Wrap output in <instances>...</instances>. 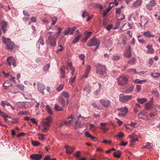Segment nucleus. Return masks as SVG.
<instances>
[{
    "label": "nucleus",
    "instance_id": "29",
    "mask_svg": "<svg viewBox=\"0 0 160 160\" xmlns=\"http://www.w3.org/2000/svg\"><path fill=\"white\" fill-rule=\"evenodd\" d=\"M54 109L55 110L58 111H61L63 110V108L62 107H60L57 104L55 105Z\"/></svg>",
    "mask_w": 160,
    "mask_h": 160
},
{
    "label": "nucleus",
    "instance_id": "33",
    "mask_svg": "<svg viewBox=\"0 0 160 160\" xmlns=\"http://www.w3.org/2000/svg\"><path fill=\"white\" fill-rule=\"evenodd\" d=\"M120 20L118 19L117 22L115 23V27L114 28V29H118V28L120 26L121 22L120 21Z\"/></svg>",
    "mask_w": 160,
    "mask_h": 160
},
{
    "label": "nucleus",
    "instance_id": "18",
    "mask_svg": "<svg viewBox=\"0 0 160 160\" xmlns=\"http://www.w3.org/2000/svg\"><path fill=\"white\" fill-rule=\"evenodd\" d=\"M65 67L64 66H62L60 68V71L61 73V78H63L65 77Z\"/></svg>",
    "mask_w": 160,
    "mask_h": 160
},
{
    "label": "nucleus",
    "instance_id": "14",
    "mask_svg": "<svg viewBox=\"0 0 160 160\" xmlns=\"http://www.w3.org/2000/svg\"><path fill=\"white\" fill-rule=\"evenodd\" d=\"M132 96L131 95H124L123 94H121L119 95V98L122 100H129L132 98Z\"/></svg>",
    "mask_w": 160,
    "mask_h": 160
},
{
    "label": "nucleus",
    "instance_id": "16",
    "mask_svg": "<svg viewBox=\"0 0 160 160\" xmlns=\"http://www.w3.org/2000/svg\"><path fill=\"white\" fill-rule=\"evenodd\" d=\"M129 137L132 139L131 142L132 143L135 141H137L138 139L135 133H133L132 135H130Z\"/></svg>",
    "mask_w": 160,
    "mask_h": 160
},
{
    "label": "nucleus",
    "instance_id": "12",
    "mask_svg": "<svg viewBox=\"0 0 160 160\" xmlns=\"http://www.w3.org/2000/svg\"><path fill=\"white\" fill-rule=\"evenodd\" d=\"M156 4L155 1L152 0L147 5V8L149 10H151L152 9V7L154 6Z\"/></svg>",
    "mask_w": 160,
    "mask_h": 160
},
{
    "label": "nucleus",
    "instance_id": "37",
    "mask_svg": "<svg viewBox=\"0 0 160 160\" xmlns=\"http://www.w3.org/2000/svg\"><path fill=\"white\" fill-rule=\"evenodd\" d=\"M151 74L152 77L155 78H157L160 76V73H159L152 72Z\"/></svg>",
    "mask_w": 160,
    "mask_h": 160
},
{
    "label": "nucleus",
    "instance_id": "41",
    "mask_svg": "<svg viewBox=\"0 0 160 160\" xmlns=\"http://www.w3.org/2000/svg\"><path fill=\"white\" fill-rule=\"evenodd\" d=\"M76 78V76H74L73 78H70L69 79V83L71 85H72V83L74 82V81L75 79Z\"/></svg>",
    "mask_w": 160,
    "mask_h": 160
},
{
    "label": "nucleus",
    "instance_id": "62",
    "mask_svg": "<svg viewBox=\"0 0 160 160\" xmlns=\"http://www.w3.org/2000/svg\"><path fill=\"white\" fill-rule=\"evenodd\" d=\"M79 58L83 61H84L85 59V56L83 54H82L81 55H79Z\"/></svg>",
    "mask_w": 160,
    "mask_h": 160
},
{
    "label": "nucleus",
    "instance_id": "49",
    "mask_svg": "<svg viewBox=\"0 0 160 160\" xmlns=\"http://www.w3.org/2000/svg\"><path fill=\"white\" fill-rule=\"evenodd\" d=\"M62 95L66 98H68L69 97L68 93L67 92H63L62 93Z\"/></svg>",
    "mask_w": 160,
    "mask_h": 160
},
{
    "label": "nucleus",
    "instance_id": "28",
    "mask_svg": "<svg viewBox=\"0 0 160 160\" xmlns=\"http://www.w3.org/2000/svg\"><path fill=\"white\" fill-rule=\"evenodd\" d=\"M117 110L124 112L125 114L127 113L128 112V109L126 107H123L120 108H117Z\"/></svg>",
    "mask_w": 160,
    "mask_h": 160
},
{
    "label": "nucleus",
    "instance_id": "55",
    "mask_svg": "<svg viewBox=\"0 0 160 160\" xmlns=\"http://www.w3.org/2000/svg\"><path fill=\"white\" fill-rule=\"evenodd\" d=\"M92 67L89 65H88L85 72L89 73V72L91 69Z\"/></svg>",
    "mask_w": 160,
    "mask_h": 160
},
{
    "label": "nucleus",
    "instance_id": "26",
    "mask_svg": "<svg viewBox=\"0 0 160 160\" xmlns=\"http://www.w3.org/2000/svg\"><path fill=\"white\" fill-rule=\"evenodd\" d=\"M38 42L42 46L44 45V42L43 37L42 36H41L39 37V38L38 41Z\"/></svg>",
    "mask_w": 160,
    "mask_h": 160
},
{
    "label": "nucleus",
    "instance_id": "23",
    "mask_svg": "<svg viewBox=\"0 0 160 160\" xmlns=\"http://www.w3.org/2000/svg\"><path fill=\"white\" fill-rule=\"evenodd\" d=\"M142 3L141 0H137L133 4V7H138L141 5Z\"/></svg>",
    "mask_w": 160,
    "mask_h": 160
},
{
    "label": "nucleus",
    "instance_id": "44",
    "mask_svg": "<svg viewBox=\"0 0 160 160\" xmlns=\"http://www.w3.org/2000/svg\"><path fill=\"white\" fill-rule=\"evenodd\" d=\"M50 67V65L49 64H48L46 65L43 68V70L44 71H47L48 70L49 68Z\"/></svg>",
    "mask_w": 160,
    "mask_h": 160
},
{
    "label": "nucleus",
    "instance_id": "24",
    "mask_svg": "<svg viewBox=\"0 0 160 160\" xmlns=\"http://www.w3.org/2000/svg\"><path fill=\"white\" fill-rule=\"evenodd\" d=\"M85 136L87 138H89L92 139V140L95 141L96 138V137L93 136L91 134L88 133V132H86L85 133Z\"/></svg>",
    "mask_w": 160,
    "mask_h": 160
},
{
    "label": "nucleus",
    "instance_id": "64",
    "mask_svg": "<svg viewBox=\"0 0 160 160\" xmlns=\"http://www.w3.org/2000/svg\"><path fill=\"white\" fill-rule=\"evenodd\" d=\"M23 13L24 15L27 17H29L30 16V15L28 14V12L26 11L25 10H24L23 11Z\"/></svg>",
    "mask_w": 160,
    "mask_h": 160
},
{
    "label": "nucleus",
    "instance_id": "13",
    "mask_svg": "<svg viewBox=\"0 0 160 160\" xmlns=\"http://www.w3.org/2000/svg\"><path fill=\"white\" fill-rule=\"evenodd\" d=\"M52 119L51 117H48L46 119V121L44 122V125L46 127H49Z\"/></svg>",
    "mask_w": 160,
    "mask_h": 160
},
{
    "label": "nucleus",
    "instance_id": "19",
    "mask_svg": "<svg viewBox=\"0 0 160 160\" xmlns=\"http://www.w3.org/2000/svg\"><path fill=\"white\" fill-rule=\"evenodd\" d=\"M148 49L147 52V53H153L154 52V50L152 48V46L151 45H148L146 47Z\"/></svg>",
    "mask_w": 160,
    "mask_h": 160
},
{
    "label": "nucleus",
    "instance_id": "17",
    "mask_svg": "<svg viewBox=\"0 0 160 160\" xmlns=\"http://www.w3.org/2000/svg\"><path fill=\"white\" fill-rule=\"evenodd\" d=\"M100 102L104 107H108L110 103L109 101H100Z\"/></svg>",
    "mask_w": 160,
    "mask_h": 160
},
{
    "label": "nucleus",
    "instance_id": "8",
    "mask_svg": "<svg viewBox=\"0 0 160 160\" xmlns=\"http://www.w3.org/2000/svg\"><path fill=\"white\" fill-rule=\"evenodd\" d=\"M8 22L4 21H2L0 23V25L2 28L3 32L5 33L7 30L6 29L8 27Z\"/></svg>",
    "mask_w": 160,
    "mask_h": 160
},
{
    "label": "nucleus",
    "instance_id": "2",
    "mask_svg": "<svg viewBox=\"0 0 160 160\" xmlns=\"http://www.w3.org/2000/svg\"><path fill=\"white\" fill-rule=\"evenodd\" d=\"M2 42L6 44V46L8 49L12 50L18 48L13 42H12L10 38H6L5 37H2Z\"/></svg>",
    "mask_w": 160,
    "mask_h": 160
},
{
    "label": "nucleus",
    "instance_id": "35",
    "mask_svg": "<svg viewBox=\"0 0 160 160\" xmlns=\"http://www.w3.org/2000/svg\"><path fill=\"white\" fill-rule=\"evenodd\" d=\"M0 115L2 117H3V118H5L6 121H7L8 120L7 119V118H11L10 117L8 116V115H6L5 113L3 112H2L0 113Z\"/></svg>",
    "mask_w": 160,
    "mask_h": 160
},
{
    "label": "nucleus",
    "instance_id": "60",
    "mask_svg": "<svg viewBox=\"0 0 160 160\" xmlns=\"http://www.w3.org/2000/svg\"><path fill=\"white\" fill-rule=\"evenodd\" d=\"M136 89L137 92H139L141 89V86L139 85H137L136 86Z\"/></svg>",
    "mask_w": 160,
    "mask_h": 160
},
{
    "label": "nucleus",
    "instance_id": "46",
    "mask_svg": "<svg viewBox=\"0 0 160 160\" xmlns=\"http://www.w3.org/2000/svg\"><path fill=\"white\" fill-rule=\"evenodd\" d=\"M63 88V85L62 84L60 85L57 88V90L58 92L61 91Z\"/></svg>",
    "mask_w": 160,
    "mask_h": 160
},
{
    "label": "nucleus",
    "instance_id": "59",
    "mask_svg": "<svg viewBox=\"0 0 160 160\" xmlns=\"http://www.w3.org/2000/svg\"><path fill=\"white\" fill-rule=\"evenodd\" d=\"M82 16L83 18H84L86 16H88V13L87 12H86L85 11H84L83 12V13H82Z\"/></svg>",
    "mask_w": 160,
    "mask_h": 160
},
{
    "label": "nucleus",
    "instance_id": "40",
    "mask_svg": "<svg viewBox=\"0 0 160 160\" xmlns=\"http://www.w3.org/2000/svg\"><path fill=\"white\" fill-rule=\"evenodd\" d=\"M113 6V5H112V6L110 7V6H109L108 8L103 13V16H105L107 14V13H108L109 11L111 9L112 7Z\"/></svg>",
    "mask_w": 160,
    "mask_h": 160
},
{
    "label": "nucleus",
    "instance_id": "56",
    "mask_svg": "<svg viewBox=\"0 0 160 160\" xmlns=\"http://www.w3.org/2000/svg\"><path fill=\"white\" fill-rule=\"evenodd\" d=\"M152 93L156 97H158L159 95V93L158 91H153Z\"/></svg>",
    "mask_w": 160,
    "mask_h": 160
},
{
    "label": "nucleus",
    "instance_id": "48",
    "mask_svg": "<svg viewBox=\"0 0 160 160\" xmlns=\"http://www.w3.org/2000/svg\"><path fill=\"white\" fill-rule=\"evenodd\" d=\"M29 112L28 111H21L18 113V114L20 115H27L28 113Z\"/></svg>",
    "mask_w": 160,
    "mask_h": 160
},
{
    "label": "nucleus",
    "instance_id": "3",
    "mask_svg": "<svg viewBox=\"0 0 160 160\" xmlns=\"http://www.w3.org/2000/svg\"><path fill=\"white\" fill-rule=\"evenodd\" d=\"M99 45L100 41L96 38H94L90 40L87 45L88 47L95 46L97 47V48H98Z\"/></svg>",
    "mask_w": 160,
    "mask_h": 160
},
{
    "label": "nucleus",
    "instance_id": "15",
    "mask_svg": "<svg viewBox=\"0 0 160 160\" xmlns=\"http://www.w3.org/2000/svg\"><path fill=\"white\" fill-rule=\"evenodd\" d=\"M65 148L66 149L67 153L69 154L72 153L75 149L74 147H71L69 146H65Z\"/></svg>",
    "mask_w": 160,
    "mask_h": 160
},
{
    "label": "nucleus",
    "instance_id": "25",
    "mask_svg": "<svg viewBox=\"0 0 160 160\" xmlns=\"http://www.w3.org/2000/svg\"><path fill=\"white\" fill-rule=\"evenodd\" d=\"M91 87L90 85H87L84 87L83 89L87 93H89L91 92Z\"/></svg>",
    "mask_w": 160,
    "mask_h": 160
},
{
    "label": "nucleus",
    "instance_id": "30",
    "mask_svg": "<svg viewBox=\"0 0 160 160\" xmlns=\"http://www.w3.org/2000/svg\"><path fill=\"white\" fill-rule=\"evenodd\" d=\"M121 153V152L119 150H118L117 152H114L113 153V155L115 157L119 158L120 157Z\"/></svg>",
    "mask_w": 160,
    "mask_h": 160
},
{
    "label": "nucleus",
    "instance_id": "4",
    "mask_svg": "<svg viewBox=\"0 0 160 160\" xmlns=\"http://www.w3.org/2000/svg\"><path fill=\"white\" fill-rule=\"evenodd\" d=\"M128 80V77L126 76L122 75L118 79V83L121 86L127 84Z\"/></svg>",
    "mask_w": 160,
    "mask_h": 160
},
{
    "label": "nucleus",
    "instance_id": "63",
    "mask_svg": "<svg viewBox=\"0 0 160 160\" xmlns=\"http://www.w3.org/2000/svg\"><path fill=\"white\" fill-rule=\"evenodd\" d=\"M25 135V133L24 132H21L19 133V134H17V137L18 138H20L21 137H22V136H23Z\"/></svg>",
    "mask_w": 160,
    "mask_h": 160
},
{
    "label": "nucleus",
    "instance_id": "57",
    "mask_svg": "<svg viewBox=\"0 0 160 160\" xmlns=\"http://www.w3.org/2000/svg\"><path fill=\"white\" fill-rule=\"evenodd\" d=\"M100 128L102 129H103L105 127L106 125V123H100Z\"/></svg>",
    "mask_w": 160,
    "mask_h": 160
},
{
    "label": "nucleus",
    "instance_id": "6",
    "mask_svg": "<svg viewBox=\"0 0 160 160\" xmlns=\"http://www.w3.org/2000/svg\"><path fill=\"white\" fill-rule=\"evenodd\" d=\"M75 27H73L72 28H68L67 29H65L63 32V34L66 35L68 34L72 35L73 34V32L76 29Z\"/></svg>",
    "mask_w": 160,
    "mask_h": 160
},
{
    "label": "nucleus",
    "instance_id": "42",
    "mask_svg": "<svg viewBox=\"0 0 160 160\" xmlns=\"http://www.w3.org/2000/svg\"><path fill=\"white\" fill-rule=\"evenodd\" d=\"M46 108L48 113L50 115H52V111L49 106L48 105L47 106Z\"/></svg>",
    "mask_w": 160,
    "mask_h": 160
},
{
    "label": "nucleus",
    "instance_id": "53",
    "mask_svg": "<svg viewBox=\"0 0 160 160\" xmlns=\"http://www.w3.org/2000/svg\"><path fill=\"white\" fill-rule=\"evenodd\" d=\"M48 127H46L44 125V128L43 129H42V131L44 132H47L48 130Z\"/></svg>",
    "mask_w": 160,
    "mask_h": 160
},
{
    "label": "nucleus",
    "instance_id": "27",
    "mask_svg": "<svg viewBox=\"0 0 160 160\" xmlns=\"http://www.w3.org/2000/svg\"><path fill=\"white\" fill-rule=\"evenodd\" d=\"M51 18L52 22V25H55L57 21V17H51Z\"/></svg>",
    "mask_w": 160,
    "mask_h": 160
},
{
    "label": "nucleus",
    "instance_id": "52",
    "mask_svg": "<svg viewBox=\"0 0 160 160\" xmlns=\"http://www.w3.org/2000/svg\"><path fill=\"white\" fill-rule=\"evenodd\" d=\"M128 72H133L135 73H137L136 70L134 68H129L128 69Z\"/></svg>",
    "mask_w": 160,
    "mask_h": 160
},
{
    "label": "nucleus",
    "instance_id": "21",
    "mask_svg": "<svg viewBox=\"0 0 160 160\" xmlns=\"http://www.w3.org/2000/svg\"><path fill=\"white\" fill-rule=\"evenodd\" d=\"M81 37V35L80 34H78L76 35V36H75V39L72 41V43L73 44H75L77 43L78 42Z\"/></svg>",
    "mask_w": 160,
    "mask_h": 160
},
{
    "label": "nucleus",
    "instance_id": "47",
    "mask_svg": "<svg viewBox=\"0 0 160 160\" xmlns=\"http://www.w3.org/2000/svg\"><path fill=\"white\" fill-rule=\"evenodd\" d=\"M32 144L34 146H38L40 144V143L35 141H32Z\"/></svg>",
    "mask_w": 160,
    "mask_h": 160
},
{
    "label": "nucleus",
    "instance_id": "51",
    "mask_svg": "<svg viewBox=\"0 0 160 160\" xmlns=\"http://www.w3.org/2000/svg\"><path fill=\"white\" fill-rule=\"evenodd\" d=\"M58 48H58L57 51H56V53H58L59 52L61 51H62L63 49V47L61 45H60L58 46Z\"/></svg>",
    "mask_w": 160,
    "mask_h": 160
},
{
    "label": "nucleus",
    "instance_id": "54",
    "mask_svg": "<svg viewBox=\"0 0 160 160\" xmlns=\"http://www.w3.org/2000/svg\"><path fill=\"white\" fill-rule=\"evenodd\" d=\"M120 56L119 55H116L114 56L112 58V59L114 61L118 60L120 58Z\"/></svg>",
    "mask_w": 160,
    "mask_h": 160
},
{
    "label": "nucleus",
    "instance_id": "34",
    "mask_svg": "<svg viewBox=\"0 0 160 160\" xmlns=\"http://www.w3.org/2000/svg\"><path fill=\"white\" fill-rule=\"evenodd\" d=\"M152 146V143L148 142L146 143V145L143 147V148L150 149L151 148Z\"/></svg>",
    "mask_w": 160,
    "mask_h": 160
},
{
    "label": "nucleus",
    "instance_id": "61",
    "mask_svg": "<svg viewBox=\"0 0 160 160\" xmlns=\"http://www.w3.org/2000/svg\"><path fill=\"white\" fill-rule=\"evenodd\" d=\"M80 152V151H78L75 154V156L76 158H79V157L81 155Z\"/></svg>",
    "mask_w": 160,
    "mask_h": 160
},
{
    "label": "nucleus",
    "instance_id": "43",
    "mask_svg": "<svg viewBox=\"0 0 160 160\" xmlns=\"http://www.w3.org/2000/svg\"><path fill=\"white\" fill-rule=\"evenodd\" d=\"M146 114V112L144 111H142L140 112L138 114V117L139 118H140L141 119H142L143 118L141 117H140L139 116L142 115V116L145 115Z\"/></svg>",
    "mask_w": 160,
    "mask_h": 160
},
{
    "label": "nucleus",
    "instance_id": "38",
    "mask_svg": "<svg viewBox=\"0 0 160 160\" xmlns=\"http://www.w3.org/2000/svg\"><path fill=\"white\" fill-rule=\"evenodd\" d=\"M1 105L4 108H5V106H11L9 103L6 102L5 101H2L1 102Z\"/></svg>",
    "mask_w": 160,
    "mask_h": 160
},
{
    "label": "nucleus",
    "instance_id": "58",
    "mask_svg": "<svg viewBox=\"0 0 160 160\" xmlns=\"http://www.w3.org/2000/svg\"><path fill=\"white\" fill-rule=\"evenodd\" d=\"M31 20L32 22H35L37 21V19L36 17H33L31 18Z\"/></svg>",
    "mask_w": 160,
    "mask_h": 160
},
{
    "label": "nucleus",
    "instance_id": "9",
    "mask_svg": "<svg viewBox=\"0 0 160 160\" xmlns=\"http://www.w3.org/2000/svg\"><path fill=\"white\" fill-rule=\"evenodd\" d=\"M30 157L32 159L34 160H39L42 158V155L41 154H34L31 155Z\"/></svg>",
    "mask_w": 160,
    "mask_h": 160
},
{
    "label": "nucleus",
    "instance_id": "50",
    "mask_svg": "<svg viewBox=\"0 0 160 160\" xmlns=\"http://www.w3.org/2000/svg\"><path fill=\"white\" fill-rule=\"evenodd\" d=\"M17 86L21 90H23L24 89V86L22 84H19L17 85Z\"/></svg>",
    "mask_w": 160,
    "mask_h": 160
},
{
    "label": "nucleus",
    "instance_id": "36",
    "mask_svg": "<svg viewBox=\"0 0 160 160\" xmlns=\"http://www.w3.org/2000/svg\"><path fill=\"white\" fill-rule=\"evenodd\" d=\"M136 61V59L134 58H132L129 60L128 61V63L129 64L132 65L135 63Z\"/></svg>",
    "mask_w": 160,
    "mask_h": 160
},
{
    "label": "nucleus",
    "instance_id": "11",
    "mask_svg": "<svg viewBox=\"0 0 160 160\" xmlns=\"http://www.w3.org/2000/svg\"><path fill=\"white\" fill-rule=\"evenodd\" d=\"M74 118V116L71 115L70 117H68V120H67L64 122L63 124L67 126L70 125L73 122L72 120Z\"/></svg>",
    "mask_w": 160,
    "mask_h": 160
},
{
    "label": "nucleus",
    "instance_id": "20",
    "mask_svg": "<svg viewBox=\"0 0 160 160\" xmlns=\"http://www.w3.org/2000/svg\"><path fill=\"white\" fill-rule=\"evenodd\" d=\"M152 101H150L145 105V108L147 110H149L152 108L153 106Z\"/></svg>",
    "mask_w": 160,
    "mask_h": 160
},
{
    "label": "nucleus",
    "instance_id": "7",
    "mask_svg": "<svg viewBox=\"0 0 160 160\" xmlns=\"http://www.w3.org/2000/svg\"><path fill=\"white\" fill-rule=\"evenodd\" d=\"M7 61L8 62V64L11 66L12 65L14 67H15L16 66V61L14 58L10 56L8 57L7 59Z\"/></svg>",
    "mask_w": 160,
    "mask_h": 160
},
{
    "label": "nucleus",
    "instance_id": "32",
    "mask_svg": "<svg viewBox=\"0 0 160 160\" xmlns=\"http://www.w3.org/2000/svg\"><path fill=\"white\" fill-rule=\"evenodd\" d=\"M134 86L133 85H132L130 87L128 88L126 91V92L127 93H129L131 92L134 88Z\"/></svg>",
    "mask_w": 160,
    "mask_h": 160
},
{
    "label": "nucleus",
    "instance_id": "5",
    "mask_svg": "<svg viewBox=\"0 0 160 160\" xmlns=\"http://www.w3.org/2000/svg\"><path fill=\"white\" fill-rule=\"evenodd\" d=\"M47 42L52 47H54L56 45L55 38L53 35L49 36L47 40Z\"/></svg>",
    "mask_w": 160,
    "mask_h": 160
},
{
    "label": "nucleus",
    "instance_id": "39",
    "mask_svg": "<svg viewBox=\"0 0 160 160\" xmlns=\"http://www.w3.org/2000/svg\"><path fill=\"white\" fill-rule=\"evenodd\" d=\"M124 135V133L122 132H120L118 133V134L117 135L116 137H118L119 138H122Z\"/></svg>",
    "mask_w": 160,
    "mask_h": 160
},
{
    "label": "nucleus",
    "instance_id": "22",
    "mask_svg": "<svg viewBox=\"0 0 160 160\" xmlns=\"http://www.w3.org/2000/svg\"><path fill=\"white\" fill-rule=\"evenodd\" d=\"M144 35L148 38L153 37H155L154 35L151 34V32L149 31H148L146 32H144Z\"/></svg>",
    "mask_w": 160,
    "mask_h": 160
},
{
    "label": "nucleus",
    "instance_id": "31",
    "mask_svg": "<svg viewBox=\"0 0 160 160\" xmlns=\"http://www.w3.org/2000/svg\"><path fill=\"white\" fill-rule=\"evenodd\" d=\"M131 51L129 50H126L125 51L124 56L126 58H129L131 57Z\"/></svg>",
    "mask_w": 160,
    "mask_h": 160
},
{
    "label": "nucleus",
    "instance_id": "10",
    "mask_svg": "<svg viewBox=\"0 0 160 160\" xmlns=\"http://www.w3.org/2000/svg\"><path fill=\"white\" fill-rule=\"evenodd\" d=\"M37 84L38 86V91L44 95V93L43 92V90L45 88V87L44 85L40 82H38Z\"/></svg>",
    "mask_w": 160,
    "mask_h": 160
},
{
    "label": "nucleus",
    "instance_id": "45",
    "mask_svg": "<svg viewBox=\"0 0 160 160\" xmlns=\"http://www.w3.org/2000/svg\"><path fill=\"white\" fill-rule=\"evenodd\" d=\"M76 125L77 127L78 128H81L83 125L81 124V122H79L78 121L76 122Z\"/></svg>",
    "mask_w": 160,
    "mask_h": 160
},
{
    "label": "nucleus",
    "instance_id": "1",
    "mask_svg": "<svg viewBox=\"0 0 160 160\" xmlns=\"http://www.w3.org/2000/svg\"><path fill=\"white\" fill-rule=\"evenodd\" d=\"M96 73L101 77H105L107 76V69L106 67L100 63L96 65Z\"/></svg>",
    "mask_w": 160,
    "mask_h": 160
}]
</instances>
